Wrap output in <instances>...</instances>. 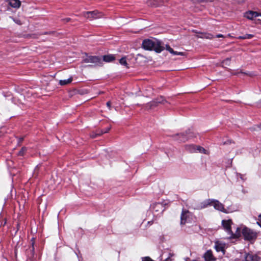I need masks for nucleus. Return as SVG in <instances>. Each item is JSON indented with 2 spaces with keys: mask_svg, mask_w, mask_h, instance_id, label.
<instances>
[{
  "mask_svg": "<svg viewBox=\"0 0 261 261\" xmlns=\"http://www.w3.org/2000/svg\"><path fill=\"white\" fill-rule=\"evenodd\" d=\"M209 205H213L216 210L221 211L224 213H232L236 211L235 208L232 206H228L226 208H225L222 203L218 200L213 199H208L204 201L201 203L200 208H204Z\"/></svg>",
  "mask_w": 261,
  "mask_h": 261,
  "instance_id": "f257e3e1",
  "label": "nucleus"
},
{
  "mask_svg": "<svg viewBox=\"0 0 261 261\" xmlns=\"http://www.w3.org/2000/svg\"><path fill=\"white\" fill-rule=\"evenodd\" d=\"M142 47L148 50H154L160 53L163 51L165 47L162 45V42L158 40L145 39L142 42Z\"/></svg>",
  "mask_w": 261,
  "mask_h": 261,
  "instance_id": "f03ea898",
  "label": "nucleus"
},
{
  "mask_svg": "<svg viewBox=\"0 0 261 261\" xmlns=\"http://www.w3.org/2000/svg\"><path fill=\"white\" fill-rule=\"evenodd\" d=\"M82 63H91L90 66H102V61L101 58L96 56H88L87 54L83 57Z\"/></svg>",
  "mask_w": 261,
  "mask_h": 261,
  "instance_id": "7ed1b4c3",
  "label": "nucleus"
},
{
  "mask_svg": "<svg viewBox=\"0 0 261 261\" xmlns=\"http://www.w3.org/2000/svg\"><path fill=\"white\" fill-rule=\"evenodd\" d=\"M242 234L244 239L249 241H254L257 237V233L247 227H244L242 230Z\"/></svg>",
  "mask_w": 261,
  "mask_h": 261,
  "instance_id": "20e7f679",
  "label": "nucleus"
},
{
  "mask_svg": "<svg viewBox=\"0 0 261 261\" xmlns=\"http://www.w3.org/2000/svg\"><path fill=\"white\" fill-rule=\"evenodd\" d=\"M232 224V221L230 219L223 220L222 221L223 227L225 231L227 232V233L229 235V238H234L237 237V236L234 234L231 230V226Z\"/></svg>",
  "mask_w": 261,
  "mask_h": 261,
  "instance_id": "39448f33",
  "label": "nucleus"
},
{
  "mask_svg": "<svg viewBox=\"0 0 261 261\" xmlns=\"http://www.w3.org/2000/svg\"><path fill=\"white\" fill-rule=\"evenodd\" d=\"M83 16L90 20L97 19L102 17L103 14L97 10L93 11H88L83 13Z\"/></svg>",
  "mask_w": 261,
  "mask_h": 261,
  "instance_id": "423d86ee",
  "label": "nucleus"
},
{
  "mask_svg": "<svg viewBox=\"0 0 261 261\" xmlns=\"http://www.w3.org/2000/svg\"><path fill=\"white\" fill-rule=\"evenodd\" d=\"M191 137L192 135H191L188 132L177 134L173 136V139L179 142H185Z\"/></svg>",
  "mask_w": 261,
  "mask_h": 261,
  "instance_id": "0eeeda50",
  "label": "nucleus"
},
{
  "mask_svg": "<svg viewBox=\"0 0 261 261\" xmlns=\"http://www.w3.org/2000/svg\"><path fill=\"white\" fill-rule=\"evenodd\" d=\"M192 214L188 211H183L180 216L181 225L191 222L192 220Z\"/></svg>",
  "mask_w": 261,
  "mask_h": 261,
  "instance_id": "6e6552de",
  "label": "nucleus"
},
{
  "mask_svg": "<svg viewBox=\"0 0 261 261\" xmlns=\"http://www.w3.org/2000/svg\"><path fill=\"white\" fill-rule=\"evenodd\" d=\"M205 261H215L216 258L214 257L211 250H207L204 254Z\"/></svg>",
  "mask_w": 261,
  "mask_h": 261,
  "instance_id": "1a4fd4ad",
  "label": "nucleus"
},
{
  "mask_svg": "<svg viewBox=\"0 0 261 261\" xmlns=\"http://www.w3.org/2000/svg\"><path fill=\"white\" fill-rule=\"evenodd\" d=\"M152 208L155 212H162L164 211V207L161 203H154L152 206Z\"/></svg>",
  "mask_w": 261,
  "mask_h": 261,
  "instance_id": "9d476101",
  "label": "nucleus"
},
{
  "mask_svg": "<svg viewBox=\"0 0 261 261\" xmlns=\"http://www.w3.org/2000/svg\"><path fill=\"white\" fill-rule=\"evenodd\" d=\"M245 16L249 19H253V18L258 17V13L254 11H248L245 14Z\"/></svg>",
  "mask_w": 261,
  "mask_h": 261,
  "instance_id": "9b49d317",
  "label": "nucleus"
},
{
  "mask_svg": "<svg viewBox=\"0 0 261 261\" xmlns=\"http://www.w3.org/2000/svg\"><path fill=\"white\" fill-rule=\"evenodd\" d=\"M196 145L194 144H187L185 146V150L190 153L196 152Z\"/></svg>",
  "mask_w": 261,
  "mask_h": 261,
  "instance_id": "f8f14e48",
  "label": "nucleus"
},
{
  "mask_svg": "<svg viewBox=\"0 0 261 261\" xmlns=\"http://www.w3.org/2000/svg\"><path fill=\"white\" fill-rule=\"evenodd\" d=\"M196 36L198 38H205L208 39H211L213 38V36L212 34L203 33H198Z\"/></svg>",
  "mask_w": 261,
  "mask_h": 261,
  "instance_id": "ddd939ff",
  "label": "nucleus"
},
{
  "mask_svg": "<svg viewBox=\"0 0 261 261\" xmlns=\"http://www.w3.org/2000/svg\"><path fill=\"white\" fill-rule=\"evenodd\" d=\"M166 49L173 55L183 56L184 55V53L183 52H178L174 51V50L171 47H170V46L169 45H166Z\"/></svg>",
  "mask_w": 261,
  "mask_h": 261,
  "instance_id": "4468645a",
  "label": "nucleus"
},
{
  "mask_svg": "<svg viewBox=\"0 0 261 261\" xmlns=\"http://www.w3.org/2000/svg\"><path fill=\"white\" fill-rule=\"evenodd\" d=\"M21 3L19 0H10L9 5L13 8H19Z\"/></svg>",
  "mask_w": 261,
  "mask_h": 261,
  "instance_id": "2eb2a0df",
  "label": "nucleus"
},
{
  "mask_svg": "<svg viewBox=\"0 0 261 261\" xmlns=\"http://www.w3.org/2000/svg\"><path fill=\"white\" fill-rule=\"evenodd\" d=\"M115 60V57L112 55H105L103 56V61L106 62H110Z\"/></svg>",
  "mask_w": 261,
  "mask_h": 261,
  "instance_id": "dca6fc26",
  "label": "nucleus"
},
{
  "mask_svg": "<svg viewBox=\"0 0 261 261\" xmlns=\"http://www.w3.org/2000/svg\"><path fill=\"white\" fill-rule=\"evenodd\" d=\"M72 81V77L71 76L67 80H62L59 81V84L61 86H65L70 84Z\"/></svg>",
  "mask_w": 261,
  "mask_h": 261,
  "instance_id": "f3484780",
  "label": "nucleus"
},
{
  "mask_svg": "<svg viewBox=\"0 0 261 261\" xmlns=\"http://www.w3.org/2000/svg\"><path fill=\"white\" fill-rule=\"evenodd\" d=\"M158 105V103H157L156 101H155L154 100L152 101L151 102L148 103L146 106V108L149 109H152L154 108V107H156Z\"/></svg>",
  "mask_w": 261,
  "mask_h": 261,
  "instance_id": "a211bd4d",
  "label": "nucleus"
},
{
  "mask_svg": "<svg viewBox=\"0 0 261 261\" xmlns=\"http://www.w3.org/2000/svg\"><path fill=\"white\" fill-rule=\"evenodd\" d=\"M196 152L203 153L205 154H208V152L206 150H205L204 148H203L200 146H196Z\"/></svg>",
  "mask_w": 261,
  "mask_h": 261,
  "instance_id": "6ab92c4d",
  "label": "nucleus"
},
{
  "mask_svg": "<svg viewBox=\"0 0 261 261\" xmlns=\"http://www.w3.org/2000/svg\"><path fill=\"white\" fill-rule=\"evenodd\" d=\"M215 248L216 249V250H217V251L218 252H219V251H224V248H223V247L222 246V245L219 243H218V242H216L215 243Z\"/></svg>",
  "mask_w": 261,
  "mask_h": 261,
  "instance_id": "aec40b11",
  "label": "nucleus"
},
{
  "mask_svg": "<svg viewBox=\"0 0 261 261\" xmlns=\"http://www.w3.org/2000/svg\"><path fill=\"white\" fill-rule=\"evenodd\" d=\"M253 37L254 35L253 34H246L244 36H239L238 38L240 39H251Z\"/></svg>",
  "mask_w": 261,
  "mask_h": 261,
  "instance_id": "412c9836",
  "label": "nucleus"
},
{
  "mask_svg": "<svg viewBox=\"0 0 261 261\" xmlns=\"http://www.w3.org/2000/svg\"><path fill=\"white\" fill-rule=\"evenodd\" d=\"M119 63L122 65H124L126 67L128 68L125 57L121 58L119 60Z\"/></svg>",
  "mask_w": 261,
  "mask_h": 261,
  "instance_id": "4be33fe9",
  "label": "nucleus"
},
{
  "mask_svg": "<svg viewBox=\"0 0 261 261\" xmlns=\"http://www.w3.org/2000/svg\"><path fill=\"white\" fill-rule=\"evenodd\" d=\"M155 101L157 102V103H164V102H166L165 99L162 96H161L160 97L157 98L154 100Z\"/></svg>",
  "mask_w": 261,
  "mask_h": 261,
  "instance_id": "5701e85b",
  "label": "nucleus"
},
{
  "mask_svg": "<svg viewBox=\"0 0 261 261\" xmlns=\"http://www.w3.org/2000/svg\"><path fill=\"white\" fill-rule=\"evenodd\" d=\"M27 148L24 147H23L21 150L19 151L18 154L20 156L23 155L24 152L26 151Z\"/></svg>",
  "mask_w": 261,
  "mask_h": 261,
  "instance_id": "b1692460",
  "label": "nucleus"
},
{
  "mask_svg": "<svg viewBox=\"0 0 261 261\" xmlns=\"http://www.w3.org/2000/svg\"><path fill=\"white\" fill-rule=\"evenodd\" d=\"M237 176L238 178L239 177L240 178V179L243 181H245L246 179V178L245 177V175H244L241 173H237Z\"/></svg>",
  "mask_w": 261,
  "mask_h": 261,
  "instance_id": "393cba45",
  "label": "nucleus"
},
{
  "mask_svg": "<svg viewBox=\"0 0 261 261\" xmlns=\"http://www.w3.org/2000/svg\"><path fill=\"white\" fill-rule=\"evenodd\" d=\"M194 3H200V2H211L214 0H192Z\"/></svg>",
  "mask_w": 261,
  "mask_h": 261,
  "instance_id": "a878e982",
  "label": "nucleus"
},
{
  "mask_svg": "<svg viewBox=\"0 0 261 261\" xmlns=\"http://www.w3.org/2000/svg\"><path fill=\"white\" fill-rule=\"evenodd\" d=\"M230 59L228 58L223 61V64L226 65H228L230 64Z\"/></svg>",
  "mask_w": 261,
  "mask_h": 261,
  "instance_id": "bb28decb",
  "label": "nucleus"
},
{
  "mask_svg": "<svg viewBox=\"0 0 261 261\" xmlns=\"http://www.w3.org/2000/svg\"><path fill=\"white\" fill-rule=\"evenodd\" d=\"M99 134H98L97 132H93L90 134V137L92 138H95L99 136Z\"/></svg>",
  "mask_w": 261,
  "mask_h": 261,
  "instance_id": "cd10ccee",
  "label": "nucleus"
},
{
  "mask_svg": "<svg viewBox=\"0 0 261 261\" xmlns=\"http://www.w3.org/2000/svg\"><path fill=\"white\" fill-rule=\"evenodd\" d=\"M142 261H154L148 256H146L142 258Z\"/></svg>",
  "mask_w": 261,
  "mask_h": 261,
  "instance_id": "c85d7f7f",
  "label": "nucleus"
},
{
  "mask_svg": "<svg viewBox=\"0 0 261 261\" xmlns=\"http://www.w3.org/2000/svg\"><path fill=\"white\" fill-rule=\"evenodd\" d=\"M10 18H11L12 19H13V20L15 23H16L17 24H21V21H20V20H18V19H16H16H14L13 18H12V17H10Z\"/></svg>",
  "mask_w": 261,
  "mask_h": 261,
  "instance_id": "c756f323",
  "label": "nucleus"
},
{
  "mask_svg": "<svg viewBox=\"0 0 261 261\" xmlns=\"http://www.w3.org/2000/svg\"><path fill=\"white\" fill-rule=\"evenodd\" d=\"M110 129H111L110 127H107L105 129H102V130H103V132H102V133H105V134L107 133L110 130Z\"/></svg>",
  "mask_w": 261,
  "mask_h": 261,
  "instance_id": "7c9ffc66",
  "label": "nucleus"
},
{
  "mask_svg": "<svg viewBox=\"0 0 261 261\" xmlns=\"http://www.w3.org/2000/svg\"><path fill=\"white\" fill-rule=\"evenodd\" d=\"M98 134H100L99 136L103 134L104 133H102V132H103V130H98L96 132Z\"/></svg>",
  "mask_w": 261,
  "mask_h": 261,
  "instance_id": "2f4dec72",
  "label": "nucleus"
},
{
  "mask_svg": "<svg viewBox=\"0 0 261 261\" xmlns=\"http://www.w3.org/2000/svg\"><path fill=\"white\" fill-rule=\"evenodd\" d=\"M107 106L110 109L111 108V102L110 101H108L107 102Z\"/></svg>",
  "mask_w": 261,
  "mask_h": 261,
  "instance_id": "473e14b6",
  "label": "nucleus"
},
{
  "mask_svg": "<svg viewBox=\"0 0 261 261\" xmlns=\"http://www.w3.org/2000/svg\"><path fill=\"white\" fill-rule=\"evenodd\" d=\"M244 74L248 75L249 76H253V75H254V74L253 73H246V72H245V73H244Z\"/></svg>",
  "mask_w": 261,
  "mask_h": 261,
  "instance_id": "72a5a7b5",
  "label": "nucleus"
},
{
  "mask_svg": "<svg viewBox=\"0 0 261 261\" xmlns=\"http://www.w3.org/2000/svg\"><path fill=\"white\" fill-rule=\"evenodd\" d=\"M164 261H172V259L170 257H169L167 258Z\"/></svg>",
  "mask_w": 261,
  "mask_h": 261,
  "instance_id": "f704fd0d",
  "label": "nucleus"
},
{
  "mask_svg": "<svg viewBox=\"0 0 261 261\" xmlns=\"http://www.w3.org/2000/svg\"><path fill=\"white\" fill-rule=\"evenodd\" d=\"M217 38L223 37V35L222 34H218L216 36Z\"/></svg>",
  "mask_w": 261,
  "mask_h": 261,
  "instance_id": "c9c22d12",
  "label": "nucleus"
},
{
  "mask_svg": "<svg viewBox=\"0 0 261 261\" xmlns=\"http://www.w3.org/2000/svg\"><path fill=\"white\" fill-rule=\"evenodd\" d=\"M70 20V18H67L65 19V20L66 22H68Z\"/></svg>",
  "mask_w": 261,
  "mask_h": 261,
  "instance_id": "e433bc0d",
  "label": "nucleus"
},
{
  "mask_svg": "<svg viewBox=\"0 0 261 261\" xmlns=\"http://www.w3.org/2000/svg\"><path fill=\"white\" fill-rule=\"evenodd\" d=\"M258 220L261 222V214L258 216Z\"/></svg>",
  "mask_w": 261,
  "mask_h": 261,
  "instance_id": "4c0bfd02",
  "label": "nucleus"
},
{
  "mask_svg": "<svg viewBox=\"0 0 261 261\" xmlns=\"http://www.w3.org/2000/svg\"><path fill=\"white\" fill-rule=\"evenodd\" d=\"M23 139V138H20V139H19V141H20V142L22 141Z\"/></svg>",
  "mask_w": 261,
  "mask_h": 261,
  "instance_id": "58836bf2",
  "label": "nucleus"
},
{
  "mask_svg": "<svg viewBox=\"0 0 261 261\" xmlns=\"http://www.w3.org/2000/svg\"><path fill=\"white\" fill-rule=\"evenodd\" d=\"M258 16H261V13H258Z\"/></svg>",
  "mask_w": 261,
  "mask_h": 261,
  "instance_id": "ea45409f",
  "label": "nucleus"
}]
</instances>
